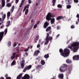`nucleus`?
Listing matches in <instances>:
<instances>
[{"label":"nucleus","instance_id":"nucleus-1","mask_svg":"<svg viewBox=\"0 0 79 79\" xmlns=\"http://www.w3.org/2000/svg\"><path fill=\"white\" fill-rule=\"evenodd\" d=\"M55 16V15L53 13H51L50 12H49L46 16V19L48 21L51 20V23L54 24L55 22V19L54 17Z\"/></svg>","mask_w":79,"mask_h":79},{"label":"nucleus","instance_id":"nucleus-2","mask_svg":"<svg viewBox=\"0 0 79 79\" xmlns=\"http://www.w3.org/2000/svg\"><path fill=\"white\" fill-rule=\"evenodd\" d=\"M59 52L60 53V55L64 57H68L70 53V51L69 49H64L63 52L62 49L60 48L59 49Z\"/></svg>","mask_w":79,"mask_h":79},{"label":"nucleus","instance_id":"nucleus-3","mask_svg":"<svg viewBox=\"0 0 79 79\" xmlns=\"http://www.w3.org/2000/svg\"><path fill=\"white\" fill-rule=\"evenodd\" d=\"M73 44H75L73 47V48H72V50L74 52H77L79 48V42H76L73 43Z\"/></svg>","mask_w":79,"mask_h":79},{"label":"nucleus","instance_id":"nucleus-4","mask_svg":"<svg viewBox=\"0 0 79 79\" xmlns=\"http://www.w3.org/2000/svg\"><path fill=\"white\" fill-rule=\"evenodd\" d=\"M49 35L48 33H47V36L46 38V42H45V44H48L49 43V41H52V36H49Z\"/></svg>","mask_w":79,"mask_h":79},{"label":"nucleus","instance_id":"nucleus-5","mask_svg":"<svg viewBox=\"0 0 79 79\" xmlns=\"http://www.w3.org/2000/svg\"><path fill=\"white\" fill-rule=\"evenodd\" d=\"M68 65L66 64H63V65L61 67L60 69V71L61 72H64L67 70Z\"/></svg>","mask_w":79,"mask_h":79},{"label":"nucleus","instance_id":"nucleus-6","mask_svg":"<svg viewBox=\"0 0 79 79\" xmlns=\"http://www.w3.org/2000/svg\"><path fill=\"white\" fill-rule=\"evenodd\" d=\"M73 60H79V55H76L73 57Z\"/></svg>","mask_w":79,"mask_h":79},{"label":"nucleus","instance_id":"nucleus-7","mask_svg":"<svg viewBox=\"0 0 79 79\" xmlns=\"http://www.w3.org/2000/svg\"><path fill=\"white\" fill-rule=\"evenodd\" d=\"M29 75L27 74H26L24 75L23 77H22V79H29Z\"/></svg>","mask_w":79,"mask_h":79},{"label":"nucleus","instance_id":"nucleus-8","mask_svg":"<svg viewBox=\"0 0 79 79\" xmlns=\"http://www.w3.org/2000/svg\"><path fill=\"white\" fill-rule=\"evenodd\" d=\"M3 34H4V32L3 31L0 32V41L2 40L3 36Z\"/></svg>","mask_w":79,"mask_h":79},{"label":"nucleus","instance_id":"nucleus-9","mask_svg":"<svg viewBox=\"0 0 79 79\" xmlns=\"http://www.w3.org/2000/svg\"><path fill=\"white\" fill-rule=\"evenodd\" d=\"M49 24V23L47 22H45L44 24V28H47V26H48Z\"/></svg>","mask_w":79,"mask_h":79},{"label":"nucleus","instance_id":"nucleus-10","mask_svg":"<svg viewBox=\"0 0 79 79\" xmlns=\"http://www.w3.org/2000/svg\"><path fill=\"white\" fill-rule=\"evenodd\" d=\"M63 16H59L57 17V18H56V20H57V21H59V20H60V19H63Z\"/></svg>","mask_w":79,"mask_h":79},{"label":"nucleus","instance_id":"nucleus-11","mask_svg":"<svg viewBox=\"0 0 79 79\" xmlns=\"http://www.w3.org/2000/svg\"><path fill=\"white\" fill-rule=\"evenodd\" d=\"M39 52H40L39 50L35 51L34 52V55L35 56H37Z\"/></svg>","mask_w":79,"mask_h":79},{"label":"nucleus","instance_id":"nucleus-12","mask_svg":"<svg viewBox=\"0 0 79 79\" xmlns=\"http://www.w3.org/2000/svg\"><path fill=\"white\" fill-rule=\"evenodd\" d=\"M24 60H23L22 61V63L21 64V65L22 69H23L24 67Z\"/></svg>","mask_w":79,"mask_h":79},{"label":"nucleus","instance_id":"nucleus-13","mask_svg":"<svg viewBox=\"0 0 79 79\" xmlns=\"http://www.w3.org/2000/svg\"><path fill=\"white\" fill-rule=\"evenodd\" d=\"M58 77L59 78H64V75L63 74H59L58 75Z\"/></svg>","mask_w":79,"mask_h":79},{"label":"nucleus","instance_id":"nucleus-14","mask_svg":"<svg viewBox=\"0 0 79 79\" xmlns=\"http://www.w3.org/2000/svg\"><path fill=\"white\" fill-rule=\"evenodd\" d=\"M2 0V6L3 7L4 6H5V0Z\"/></svg>","mask_w":79,"mask_h":79},{"label":"nucleus","instance_id":"nucleus-15","mask_svg":"<svg viewBox=\"0 0 79 79\" xmlns=\"http://www.w3.org/2000/svg\"><path fill=\"white\" fill-rule=\"evenodd\" d=\"M22 75L23 74L21 73L17 77V79H21V77H22Z\"/></svg>","mask_w":79,"mask_h":79},{"label":"nucleus","instance_id":"nucleus-16","mask_svg":"<svg viewBox=\"0 0 79 79\" xmlns=\"http://www.w3.org/2000/svg\"><path fill=\"white\" fill-rule=\"evenodd\" d=\"M66 63H67V64H71V63L72 62L71 60H69V59H67L66 60Z\"/></svg>","mask_w":79,"mask_h":79},{"label":"nucleus","instance_id":"nucleus-17","mask_svg":"<svg viewBox=\"0 0 79 79\" xmlns=\"http://www.w3.org/2000/svg\"><path fill=\"white\" fill-rule=\"evenodd\" d=\"M12 55L13 56H11V58L12 60H13V59L15 58V55H16V53H13Z\"/></svg>","mask_w":79,"mask_h":79},{"label":"nucleus","instance_id":"nucleus-18","mask_svg":"<svg viewBox=\"0 0 79 79\" xmlns=\"http://www.w3.org/2000/svg\"><path fill=\"white\" fill-rule=\"evenodd\" d=\"M44 57L45 59H48L49 57V55L48 54H45L44 56Z\"/></svg>","mask_w":79,"mask_h":79},{"label":"nucleus","instance_id":"nucleus-19","mask_svg":"<svg viewBox=\"0 0 79 79\" xmlns=\"http://www.w3.org/2000/svg\"><path fill=\"white\" fill-rule=\"evenodd\" d=\"M75 44L73 43L72 44L71 46H69L68 48H70V49H72V47L74 46Z\"/></svg>","mask_w":79,"mask_h":79},{"label":"nucleus","instance_id":"nucleus-20","mask_svg":"<svg viewBox=\"0 0 79 79\" xmlns=\"http://www.w3.org/2000/svg\"><path fill=\"white\" fill-rule=\"evenodd\" d=\"M41 64L43 65H45V60H42L41 61Z\"/></svg>","mask_w":79,"mask_h":79},{"label":"nucleus","instance_id":"nucleus-21","mask_svg":"<svg viewBox=\"0 0 79 79\" xmlns=\"http://www.w3.org/2000/svg\"><path fill=\"white\" fill-rule=\"evenodd\" d=\"M56 0H52V6H55V3L56 2Z\"/></svg>","mask_w":79,"mask_h":79},{"label":"nucleus","instance_id":"nucleus-22","mask_svg":"<svg viewBox=\"0 0 79 79\" xmlns=\"http://www.w3.org/2000/svg\"><path fill=\"white\" fill-rule=\"evenodd\" d=\"M26 68H27L28 70H29L30 69H31L32 68V65H28V66H27V67H26Z\"/></svg>","mask_w":79,"mask_h":79},{"label":"nucleus","instance_id":"nucleus-23","mask_svg":"<svg viewBox=\"0 0 79 79\" xmlns=\"http://www.w3.org/2000/svg\"><path fill=\"white\" fill-rule=\"evenodd\" d=\"M51 30V27H48L46 29V31H49Z\"/></svg>","mask_w":79,"mask_h":79},{"label":"nucleus","instance_id":"nucleus-24","mask_svg":"<svg viewBox=\"0 0 79 79\" xmlns=\"http://www.w3.org/2000/svg\"><path fill=\"white\" fill-rule=\"evenodd\" d=\"M25 1V0H22L21 3L20 4V6H19V7H21L23 5V3H24V2Z\"/></svg>","mask_w":79,"mask_h":79},{"label":"nucleus","instance_id":"nucleus-25","mask_svg":"<svg viewBox=\"0 0 79 79\" xmlns=\"http://www.w3.org/2000/svg\"><path fill=\"white\" fill-rule=\"evenodd\" d=\"M29 5H27L26 6H25V8L23 9V11H25V10H26V8H29Z\"/></svg>","mask_w":79,"mask_h":79},{"label":"nucleus","instance_id":"nucleus-26","mask_svg":"<svg viewBox=\"0 0 79 79\" xmlns=\"http://www.w3.org/2000/svg\"><path fill=\"white\" fill-rule=\"evenodd\" d=\"M15 64H16L15 62V60H14L12 63L11 66H13V65H15Z\"/></svg>","mask_w":79,"mask_h":79},{"label":"nucleus","instance_id":"nucleus-27","mask_svg":"<svg viewBox=\"0 0 79 79\" xmlns=\"http://www.w3.org/2000/svg\"><path fill=\"white\" fill-rule=\"evenodd\" d=\"M14 9H15V6H13L12 7V8L10 10V11L12 13L13 11V10H14Z\"/></svg>","mask_w":79,"mask_h":79},{"label":"nucleus","instance_id":"nucleus-28","mask_svg":"<svg viewBox=\"0 0 79 79\" xmlns=\"http://www.w3.org/2000/svg\"><path fill=\"white\" fill-rule=\"evenodd\" d=\"M2 18H3V21L5 19V18H6V15L5 14H4L3 15H2Z\"/></svg>","mask_w":79,"mask_h":79},{"label":"nucleus","instance_id":"nucleus-29","mask_svg":"<svg viewBox=\"0 0 79 79\" xmlns=\"http://www.w3.org/2000/svg\"><path fill=\"white\" fill-rule=\"evenodd\" d=\"M7 18H9V17L10 16V12H8L7 14Z\"/></svg>","mask_w":79,"mask_h":79},{"label":"nucleus","instance_id":"nucleus-30","mask_svg":"<svg viewBox=\"0 0 79 79\" xmlns=\"http://www.w3.org/2000/svg\"><path fill=\"white\" fill-rule=\"evenodd\" d=\"M29 11V9H27L25 10V15H27V14L28 13V11Z\"/></svg>","mask_w":79,"mask_h":79},{"label":"nucleus","instance_id":"nucleus-31","mask_svg":"<svg viewBox=\"0 0 79 79\" xmlns=\"http://www.w3.org/2000/svg\"><path fill=\"white\" fill-rule=\"evenodd\" d=\"M71 6L70 5H69H69H67V8H71Z\"/></svg>","mask_w":79,"mask_h":79},{"label":"nucleus","instance_id":"nucleus-32","mask_svg":"<svg viewBox=\"0 0 79 79\" xmlns=\"http://www.w3.org/2000/svg\"><path fill=\"white\" fill-rule=\"evenodd\" d=\"M37 23L34 25L33 28H34V29H36V28H37Z\"/></svg>","mask_w":79,"mask_h":79},{"label":"nucleus","instance_id":"nucleus-33","mask_svg":"<svg viewBox=\"0 0 79 79\" xmlns=\"http://www.w3.org/2000/svg\"><path fill=\"white\" fill-rule=\"evenodd\" d=\"M72 0H69L68 2V4H69V5H70V4L72 3Z\"/></svg>","mask_w":79,"mask_h":79},{"label":"nucleus","instance_id":"nucleus-34","mask_svg":"<svg viewBox=\"0 0 79 79\" xmlns=\"http://www.w3.org/2000/svg\"><path fill=\"white\" fill-rule=\"evenodd\" d=\"M57 6L58 7V8H62V5H61L60 4H59Z\"/></svg>","mask_w":79,"mask_h":79},{"label":"nucleus","instance_id":"nucleus-35","mask_svg":"<svg viewBox=\"0 0 79 79\" xmlns=\"http://www.w3.org/2000/svg\"><path fill=\"white\" fill-rule=\"evenodd\" d=\"M27 69V67H25L24 68L23 70V72H25V71H26V70Z\"/></svg>","mask_w":79,"mask_h":79},{"label":"nucleus","instance_id":"nucleus-36","mask_svg":"<svg viewBox=\"0 0 79 79\" xmlns=\"http://www.w3.org/2000/svg\"><path fill=\"white\" fill-rule=\"evenodd\" d=\"M8 47H10V46H11V42L10 41L8 42Z\"/></svg>","mask_w":79,"mask_h":79},{"label":"nucleus","instance_id":"nucleus-37","mask_svg":"<svg viewBox=\"0 0 79 79\" xmlns=\"http://www.w3.org/2000/svg\"><path fill=\"white\" fill-rule=\"evenodd\" d=\"M6 6L7 7H10V6H11V4L10 3H7Z\"/></svg>","mask_w":79,"mask_h":79},{"label":"nucleus","instance_id":"nucleus-38","mask_svg":"<svg viewBox=\"0 0 79 79\" xmlns=\"http://www.w3.org/2000/svg\"><path fill=\"white\" fill-rule=\"evenodd\" d=\"M7 28H6L5 29V31H4L5 32V35H6V33H7Z\"/></svg>","mask_w":79,"mask_h":79},{"label":"nucleus","instance_id":"nucleus-39","mask_svg":"<svg viewBox=\"0 0 79 79\" xmlns=\"http://www.w3.org/2000/svg\"><path fill=\"white\" fill-rule=\"evenodd\" d=\"M71 28L72 29L74 28H75V26L73 25H72L71 27Z\"/></svg>","mask_w":79,"mask_h":79},{"label":"nucleus","instance_id":"nucleus-40","mask_svg":"<svg viewBox=\"0 0 79 79\" xmlns=\"http://www.w3.org/2000/svg\"><path fill=\"white\" fill-rule=\"evenodd\" d=\"M39 36H37L36 37V40H39Z\"/></svg>","mask_w":79,"mask_h":79},{"label":"nucleus","instance_id":"nucleus-41","mask_svg":"<svg viewBox=\"0 0 79 79\" xmlns=\"http://www.w3.org/2000/svg\"><path fill=\"white\" fill-rule=\"evenodd\" d=\"M71 68L70 69H68V73L69 74V73L71 71Z\"/></svg>","mask_w":79,"mask_h":79},{"label":"nucleus","instance_id":"nucleus-42","mask_svg":"<svg viewBox=\"0 0 79 79\" xmlns=\"http://www.w3.org/2000/svg\"><path fill=\"white\" fill-rule=\"evenodd\" d=\"M60 27H59V26H58V27H57L56 29L57 30H60Z\"/></svg>","mask_w":79,"mask_h":79},{"label":"nucleus","instance_id":"nucleus-43","mask_svg":"<svg viewBox=\"0 0 79 79\" xmlns=\"http://www.w3.org/2000/svg\"><path fill=\"white\" fill-rule=\"evenodd\" d=\"M74 2H75L76 3H78V0H74Z\"/></svg>","mask_w":79,"mask_h":79},{"label":"nucleus","instance_id":"nucleus-44","mask_svg":"<svg viewBox=\"0 0 79 79\" xmlns=\"http://www.w3.org/2000/svg\"><path fill=\"white\" fill-rule=\"evenodd\" d=\"M76 17L78 18V19H79V14H77L76 16Z\"/></svg>","mask_w":79,"mask_h":79},{"label":"nucleus","instance_id":"nucleus-45","mask_svg":"<svg viewBox=\"0 0 79 79\" xmlns=\"http://www.w3.org/2000/svg\"><path fill=\"white\" fill-rule=\"evenodd\" d=\"M16 45H17V44H16V43H15L13 45V46L14 47H16Z\"/></svg>","mask_w":79,"mask_h":79},{"label":"nucleus","instance_id":"nucleus-46","mask_svg":"<svg viewBox=\"0 0 79 79\" xmlns=\"http://www.w3.org/2000/svg\"><path fill=\"white\" fill-rule=\"evenodd\" d=\"M28 3H29V4L31 3V0H28Z\"/></svg>","mask_w":79,"mask_h":79},{"label":"nucleus","instance_id":"nucleus-47","mask_svg":"<svg viewBox=\"0 0 79 79\" xmlns=\"http://www.w3.org/2000/svg\"><path fill=\"white\" fill-rule=\"evenodd\" d=\"M18 2H19V0H15L16 3H18Z\"/></svg>","mask_w":79,"mask_h":79},{"label":"nucleus","instance_id":"nucleus-48","mask_svg":"<svg viewBox=\"0 0 79 79\" xmlns=\"http://www.w3.org/2000/svg\"><path fill=\"white\" fill-rule=\"evenodd\" d=\"M7 24H10V21H8L7 22Z\"/></svg>","mask_w":79,"mask_h":79},{"label":"nucleus","instance_id":"nucleus-49","mask_svg":"<svg viewBox=\"0 0 79 79\" xmlns=\"http://www.w3.org/2000/svg\"><path fill=\"white\" fill-rule=\"evenodd\" d=\"M40 47V44H38L37 46V48H39Z\"/></svg>","mask_w":79,"mask_h":79},{"label":"nucleus","instance_id":"nucleus-50","mask_svg":"<svg viewBox=\"0 0 79 79\" xmlns=\"http://www.w3.org/2000/svg\"><path fill=\"white\" fill-rule=\"evenodd\" d=\"M4 27V25H2V26H1V29H3V27Z\"/></svg>","mask_w":79,"mask_h":79},{"label":"nucleus","instance_id":"nucleus-51","mask_svg":"<svg viewBox=\"0 0 79 79\" xmlns=\"http://www.w3.org/2000/svg\"><path fill=\"white\" fill-rule=\"evenodd\" d=\"M40 67V65H38V66L37 67L36 69H39V68Z\"/></svg>","mask_w":79,"mask_h":79},{"label":"nucleus","instance_id":"nucleus-52","mask_svg":"<svg viewBox=\"0 0 79 79\" xmlns=\"http://www.w3.org/2000/svg\"><path fill=\"white\" fill-rule=\"evenodd\" d=\"M6 79H11V78L10 77H7Z\"/></svg>","mask_w":79,"mask_h":79},{"label":"nucleus","instance_id":"nucleus-53","mask_svg":"<svg viewBox=\"0 0 79 79\" xmlns=\"http://www.w3.org/2000/svg\"><path fill=\"white\" fill-rule=\"evenodd\" d=\"M60 35L59 34L58 35H57V36H56V38H58L59 37V36Z\"/></svg>","mask_w":79,"mask_h":79},{"label":"nucleus","instance_id":"nucleus-54","mask_svg":"<svg viewBox=\"0 0 79 79\" xmlns=\"http://www.w3.org/2000/svg\"><path fill=\"white\" fill-rule=\"evenodd\" d=\"M24 51H25V52H27V51H28V50H27V49H26L24 50Z\"/></svg>","mask_w":79,"mask_h":79},{"label":"nucleus","instance_id":"nucleus-55","mask_svg":"<svg viewBox=\"0 0 79 79\" xmlns=\"http://www.w3.org/2000/svg\"><path fill=\"white\" fill-rule=\"evenodd\" d=\"M44 43V41H42V42H41V45L43 44Z\"/></svg>","mask_w":79,"mask_h":79},{"label":"nucleus","instance_id":"nucleus-56","mask_svg":"<svg viewBox=\"0 0 79 79\" xmlns=\"http://www.w3.org/2000/svg\"><path fill=\"white\" fill-rule=\"evenodd\" d=\"M5 76L6 77H8V75L7 74H6Z\"/></svg>","mask_w":79,"mask_h":79},{"label":"nucleus","instance_id":"nucleus-57","mask_svg":"<svg viewBox=\"0 0 79 79\" xmlns=\"http://www.w3.org/2000/svg\"><path fill=\"white\" fill-rule=\"evenodd\" d=\"M51 33H52L51 31H49V34H51Z\"/></svg>","mask_w":79,"mask_h":79},{"label":"nucleus","instance_id":"nucleus-58","mask_svg":"<svg viewBox=\"0 0 79 79\" xmlns=\"http://www.w3.org/2000/svg\"><path fill=\"white\" fill-rule=\"evenodd\" d=\"M29 48H30V47L29 46L27 48V50H28L29 49Z\"/></svg>","mask_w":79,"mask_h":79},{"label":"nucleus","instance_id":"nucleus-59","mask_svg":"<svg viewBox=\"0 0 79 79\" xmlns=\"http://www.w3.org/2000/svg\"><path fill=\"white\" fill-rule=\"evenodd\" d=\"M10 26V24H7V25L6 26L7 27H8V26Z\"/></svg>","mask_w":79,"mask_h":79},{"label":"nucleus","instance_id":"nucleus-60","mask_svg":"<svg viewBox=\"0 0 79 79\" xmlns=\"http://www.w3.org/2000/svg\"><path fill=\"white\" fill-rule=\"evenodd\" d=\"M32 27H31L30 28V29H32Z\"/></svg>","mask_w":79,"mask_h":79},{"label":"nucleus","instance_id":"nucleus-61","mask_svg":"<svg viewBox=\"0 0 79 79\" xmlns=\"http://www.w3.org/2000/svg\"><path fill=\"white\" fill-rule=\"evenodd\" d=\"M25 54L27 55H27H28V53H25Z\"/></svg>","mask_w":79,"mask_h":79},{"label":"nucleus","instance_id":"nucleus-62","mask_svg":"<svg viewBox=\"0 0 79 79\" xmlns=\"http://www.w3.org/2000/svg\"><path fill=\"white\" fill-rule=\"evenodd\" d=\"M7 2H10V0H6Z\"/></svg>","mask_w":79,"mask_h":79},{"label":"nucleus","instance_id":"nucleus-63","mask_svg":"<svg viewBox=\"0 0 79 79\" xmlns=\"http://www.w3.org/2000/svg\"><path fill=\"white\" fill-rule=\"evenodd\" d=\"M76 24H78V22H76Z\"/></svg>","mask_w":79,"mask_h":79},{"label":"nucleus","instance_id":"nucleus-64","mask_svg":"<svg viewBox=\"0 0 79 79\" xmlns=\"http://www.w3.org/2000/svg\"><path fill=\"white\" fill-rule=\"evenodd\" d=\"M0 79H4V78H3V77H2Z\"/></svg>","mask_w":79,"mask_h":79}]
</instances>
